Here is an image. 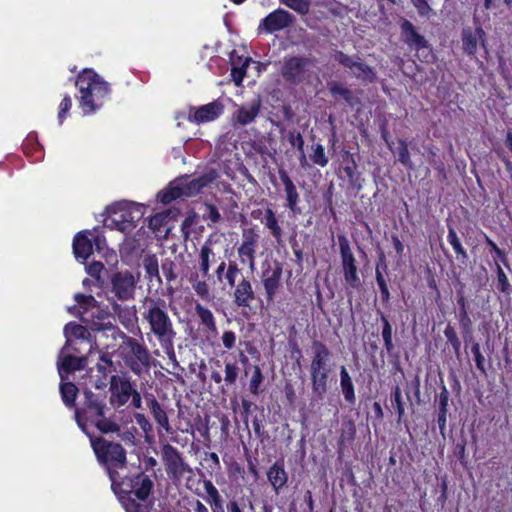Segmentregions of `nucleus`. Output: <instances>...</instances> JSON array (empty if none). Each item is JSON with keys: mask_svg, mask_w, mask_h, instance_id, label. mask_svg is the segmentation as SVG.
<instances>
[{"mask_svg": "<svg viewBox=\"0 0 512 512\" xmlns=\"http://www.w3.org/2000/svg\"><path fill=\"white\" fill-rule=\"evenodd\" d=\"M195 311H196L197 315L199 316V318L201 319V323L203 325H205L208 328V330H210V331L216 330L214 317H213L212 312L209 309H207L204 306H202L201 304L197 303L195 306Z\"/></svg>", "mask_w": 512, "mask_h": 512, "instance_id": "58836bf2", "label": "nucleus"}, {"mask_svg": "<svg viewBox=\"0 0 512 512\" xmlns=\"http://www.w3.org/2000/svg\"><path fill=\"white\" fill-rule=\"evenodd\" d=\"M267 477L276 492L285 486L288 480V475L284 469L283 463L278 461L275 462L268 470Z\"/></svg>", "mask_w": 512, "mask_h": 512, "instance_id": "cd10ccee", "label": "nucleus"}, {"mask_svg": "<svg viewBox=\"0 0 512 512\" xmlns=\"http://www.w3.org/2000/svg\"><path fill=\"white\" fill-rule=\"evenodd\" d=\"M123 336L126 338V344L130 347L131 352L136 357L135 360H138L143 366H150V354L145 346L140 344L136 339L127 337L125 334Z\"/></svg>", "mask_w": 512, "mask_h": 512, "instance_id": "473e14b6", "label": "nucleus"}, {"mask_svg": "<svg viewBox=\"0 0 512 512\" xmlns=\"http://www.w3.org/2000/svg\"><path fill=\"white\" fill-rule=\"evenodd\" d=\"M175 267L176 265L171 259L167 258L162 262V271L169 282L174 281L177 278V275L174 271Z\"/></svg>", "mask_w": 512, "mask_h": 512, "instance_id": "13d9d810", "label": "nucleus"}, {"mask_svg": "<svg viewBox=\"0 0 512 512\" xmlns=\"http://www.w3.org/2000/svg\"><path fill=\"white\" fill-rule=\"evenodd\" d=\"M91 446L98 461L106 466L123 467L126 464V451L120 443L107 441L102 437L91 439ZM111 470L108 467V471Z\"/></svg>", "mask_w": 512, "mask_h": 512, "instance_id": "39448f33", "label": "nucleus"}, {"mask_svg": "<svg viewBox=\"0 0 512 512\" xmlns=\"http://www.w3.org/2000/svg\"><path fill=\"white\" fill-rule=\"evenodd\" d=\"M338 243L340 247L344 279L351 288L359 289L362 286V283L357 273L356 260L351 251L349 241L346 236L338 235Z\"/></svg>", "mask_w": 512, "mask_h": 512, "instance_id": "6e6552de", "label": "nucleus"}, {"mask_svg": "<svg viewBox=\"0 0 512 512\" xmlns=\"http://www.w3.org/2000/svg\"><path fill=\"white\" fill-rule=\"evenodd\" d=\"M181 196H183V195H182V192L180 191V188H179L178 185L173 187L172 189H170L168 191L161 192L158 195L160 201L163 204H169L173 200H175V199H177L178 197H181Z\"/></svg>", "mask_w": 512, "mask_h": 512, "instance_id": "603ef678", "label": "nucleus"}, {"mask_svg": "<svg viewBox=\"0 0 512 512\" xmlns=\"http://www.w3.org/2000/svg\"><path fill=\"white\" fill-rule=\"evenodd\" d=\"M251 58H246L244 64L241 67H233L231 70V76L234 83L239 86L241 85L243 78L246 74V68L249 65Z\"/></svg>", "mask_w": 512, "mask_h": 512, "instance_id": "5fc2aeb1", "label": "nucleus"}, {"mask_svg": "<svg viewBox=\"0 0 512 512\" xmlns=\"http://www.w3.org/2000/svg\"><path fill=\"white\" fill-rule=\"evenodd\" d=\"M311 63L309 58L302 56L285 58L281 67V75L289 84H300L304 80L307 67H309Z\"/></svg>", "mask_w": 512, "mask_h": 512, "instance_id": "1a4fd4ad", "label": "nucleus"}, {"mask_svg": "<svg viewBox=\"0 0 512 512\" xmlns=\"http://www.w3.org/2000/svg\"><path fill=\"white\" fill-rule=\"evenodd\" d=\"M401 39L411 48L419 50L428 48L429 43L425 37L417 32L416 27L405 18L400 20Z\"/></svg>", "mask_w": 512, "mask_h": 512, "instance_id": "dca6fc26", "label": "nucleus"}, {"mask_svg": "<svg viewBox=\"0 0 512 512\" xmlns=\"http://www.w3.org/2000/svg\"><path fill=\"white\" fill-rule=\"evenodd\" d=\"M76 86L81 92V105L89 108V112L95 111L93 96L103 98L110 91L108 82L104 81L92 70L84 69L76 80Z\"/></svg>", "mask_w": 512, "mask_h": 512, "instance_id": "f03ea898", "label": "nucleus"}, {"mask_svg": "<svg viewBox=\"0 0 512 512\" xmlns=\"http://www.w3.org/2000/svg\"><path fill=\"white\" fill-rule=\"evenodd\" d=\"M86 233L87 232H79L74 237L73 251L76 258L87 259L93 251L92 240L88 238Z\"/></svg>", "mask_w": 512, "mask_h": 512, "instance_id": "a878e982", "label": "nucleus"}, {"mask_svg": "<svg viewBox=\"0 0 512 512\" xmlns=\"http://www.w3.org/2000/svg\"><path fill=\"white\" fill-rule=\"evenodd\" d=\"M117 474L118 473L115 470H109V477L112 481V489L115 494L118 495V498L125 507V510L127 512H143V506L131 497L129 491H123L120 489V483L115 481Z\"/></svg>", "mask_w": 512, "mask_h": 512, "instance_id": "aec40b11", "label": "nucleus"}, {"mask_svg": "<svg viewBox=\"0 0 512 512\" xmlns=\"http://www.w3.org/2000/svg\"><path fill=\"white\" fill-rule=\"evenodd\" d=\"M311 160L322 167L328 163V158L325 156L324 148L321 144H316L313 147V154L310 155Z\"/></svg>", "mask_w": 512, "mask_h": 512, "instance_id": "09e8293b", "label": "nucleus"}, {"mask_svg": "<svg viewBox=\"0 0 512 512\" xmlns=\"http://www.w3.org/2000/svg\"><path fill=\"white\" fill-rule=\"evenodd\" d=\"M328 87L334 98L341 97L350 107H354L361 102L360 99L354 95L352 90L338 82L328 83Z\"/></svg>", "mask_w": 512, "mask_h": 512, "instance_id": "c85d7f7f", "label": "nucleus"}, {"mask_svg": "<svg viewBox=\"0 0 512 512\" xmlns=\"http://www.w3.org/2000/svg\"><path fill=\"white\" fill-rule=\"evenodd\" d=\"M449 396H450L449 391L443 385L441 392L439 394L438 418H437L439 430L443 436H444L446 422H447Z\"/></svg>", "mask_w": 512, "mask_h": 512, "instance_id": "2f4dec72", "label": "nucleus"}, {"mask_svg": "<svg viewBox=\"0 0 512 512\" xmlns=\"http://www.w3.org/2000/svg\"><path fill=\"white\" fill-rule=\"evenodd\" d=\"M239 367L235 363H227L225 365V382L227 385H234L238 378Z\"/></svg>", "mask_w": 512, "mask_h": 512, "instance_id": "8fccbe9b", "label": "nucleus"}, {"mask_svg": "<svg viewBox=\"0 0 512 512\" xmlns=\"http://www.w3.org/2000/svg\"><path fill=\"white\" fill-rule=\"evenodd\" d=\"M497 267V289L505 294H510L512 291V287L508 281V278L503 271V269L500 267L499 264L496 263Z\"/></svg>", "mask_w": 512, "mask_h": 512, "instance_id": "a18cd8bd", "label": "nucleus"}, {"mask_svg": "<svg viewBox=\"0 0 512 512\" xmlns=\"http://www.w3.org/2000/svg\"><path fill=\"white\" fill-rule=\"evenodd\" d=\"M448 241L455 250V252L458 255V260H460L461 263L465 264L468 260V254L463 248L457 233L455 229L451 226H448Z\"/></svg>", "mask_w": 512, "mask_h": 512, "instance_id": "e433bc0d", "label": "nucleus"}, {"mask_svg": "<svg viewBox=\"0 0 512 512\" xmlns=\"http://www.w3.org/2000/svg\"><path fill=\"white\" fill-rule=\"evenodd\" d=\"M122 484L129 488L126 491L134 494L140 501H146L154 487L152 480L144 472H140L133 477H126Z\"/></svg>", "mask_w": 512, "mask_h": 512, "instance_id": "9b49d317", "label": "nucleus"}, {"mask_svg": "<svg viewBox=\"0 0 512 512\" xmlns=\"http://www.w3.org/2000/svg\"><path fill=\"white\" fill-rule=\"evenodd\" d=\"M223 104L219 101L201 106L194 111L193 116L189 115L190 119L197 123H203L216 119L223 111Z\"/></svg>", "mask_w": 512, "mask_h": 512, "instance_id": "4be33fe9", "label": "nucleus"}, {"mask_svg": "<svg viewBox=\"0 0 512 512\" xmlns=\"http://www.w3.org/2000/svg\"><path fill=\"white\" fill-rule=\"evenodd\" d=\"M78 392H79V389L77 388V386L74 383L66 382L65 380L61 381L60 393H61L62 400L67 407H75L76 408L75 400H76Z\"/></svg>", "mask_w": 512, "mask_h": 512, "instance_id": "72a5a7b5", "label": "nucleus"}, {"mask_svg": "<svg viewBox=\"0 0 512 512\" xmlns=\"http://www.w3.org/2000/svg\"><path fill=\"white\" fill-rule=\"evenodd\" d=\"M376 281L381 292L382 301L384 303H388L390 299V292L382 272L376 273Z\"/></svg>", "mask_w": 512, "mask_h": 512, "instance_id": "bf43d9fd", "label": "nucleus"}, {"mask_svg": "<svg viewBox=\"0 0 512 512\" xmlns=\"http://www.w3.org/2000/svg\"><path fill=\"white\" fill-rule=\"evenodd\" d=\"M104 269V265L102 262L94 261L90 265L86 267L87 273L95 278L97 281H100L101 277V271Z\"/></svg>", "mask_w": 512, "mask_h": 512, "instance_id": "e2e57ef3", "label": "nucleus"}, {"mask_svg": "<svg viewBox=\"0 0 512 512\" xmlns=\"http://www.w3.org/2000/svg\"><path fill=\"white\" fill-rule=\"evenodd\" d=\"M143 266L146 272V278L149 281L155 277L159 284L162 283V278L159 273V263L155 254L146 255L143 259Z\"/></svg>", "mask_w": 512, "mask_h": 512, "instance_id": "f704fd0d", "label": "nucleus"}, {"mask_svg": "<svg viewBox=\"0 0 512 512\" xmlns=\"http://www.w3.org/2000/svg\"><path fill=\"white\" fill-rule=\"evenodd\" d=\"M211 240L209 239L201 248L200 258H201V271L203 276L208 275L209 271V256L212 253V249L210 248Z\"/></svg>", "mask_w": 512, "mask_h": 512, "instance_id": "de8ad7c7", "label": "nucleus"}, {"mask_svg": "<svg viewBox=\"0 0 512 512\" xmlns=\"http://www.w3.org/2000/svg\"><path fill=\"white\" fill-rule=\"evenodd\" d=\"M173 339L174 338H169V340H163L160 342L162 343L163 347L166 349V354H167L169 360H171L173 362L174 366H179L178 362L176 360V355H175L174 348H173Z\"/></svg>", "mask_w": 512, "mask_h": 512, "instance_id": "69168bd1", "label": "nucleus"}, {"mask_svg": "<svg viewBox=\"0 0 512 512\" xmlns=\"http://www.w3.org/2000/svg\"><path fill=\"white\" fill-rule=\"evenodd\" d=\"M356 436L355 422L348 417L343 418L340 429V437L338 440V452L341 453L344 447L350 446Z\"/></svg>", "mask_w": 512, "mask_h": 512, "instance_id": "5701e85b", "label": "nucleus"}, {"mask_svg": "<svg viewBox=\"0 0 512 512\" xmlns=\"http://www.w3.org/2000/svg\"><path fill=\"white\" fill-rule=\"evenodd\" d=\"M282 4L294 10L300 15H306L311 6L310 0H279Z\"/></svg>", "mask_w": 512, "mask_h": 512, "instance_id": "79ce46f5", "label": "nucleus"}, {"mask_svg": "<svg viewBox=\"0 0 512 512\" xmlns=\"http://www.w3.org/2000/svg\"><path fill=\"white\" fill-rule=\"evenodd\" d=\"M288 141L289 143L296 147L301 153H302V159L305 160V154H304V139L302 135L298 132L295 134V131H290L288 134Z\"/></svg>", "mask_w": 512, "mask_h": 512, "instance_id": "680f3d73", "label": "nucleus"}, {"mask_svg": "<svg viewBox=\"0 0 512 512\" xmlns=\"http://www.w3.org/2000/svg\"><path fill=\"white\" fill-rule=\"evenodd\" d=\"M161 454L166 473L173 483L180 482L185 472H192L181 453L171 444H163Z\"/></svg>", "mask_w": 512, "mask_h": 512, "instance_id": "0eeeda50", "label": "nucleus"}, {"mask_svg": "<svg viewBox=\"0 0 512 512\" xmlns=\"http://www.w3.org/2000/svg\"><path fill=\"white\" fill-rule=\"evenodd\" d=\"M444 335L447 339V342L451 344L456 358L458 360H460L461 359V352H460L461 341H460L454 327H452L450 324H448L444 330Z\"/></svg>", "mask_w": 512, "mask_h": 512, "instance_id": "ea45409f", "label": "nucleus"}, {"mask_svg": "<svg viewBox=\"0 0 512 512\" xmlns=\"http://www.w3.org/2000/svg\"><path fill=\"white\" fill-rule=\"evenodd\" d=\"M110 291L120 301L134 299L140 273L135 276L131 271L110 270L108 272Z\"/></svg>", "mask_w": 512, "mask_h": 512, "instance_id": "20e7f679", "label": "nucleus"}, {"mask_svg": "<svg viewBox=\"0 0 512 512\" xmlns=\"http://www.w3.org/2000/svg\"><path fill=\"white\" fill-rule=\"evenodd\" d=\"M151 303L144 318L148 321L152 333L159 341L175 338L176 332L173 329L172 321L166 312V302L163 299H149Z\"/></svg>", "mask_w": 512, "mask_h": 512, "instance_id": "7ed1b4c3", "label": "nucleus"}, {"mask_svg": "<svg viewBox=\"0 0 512 512\" xmlns=\"http://www.w3.org/2000/svg\"><path fill=\"white\" fill-rule=\"evenodd\" d=\"M399 146L397 148L398 153V160L406 167L411 168L412 162L410 159V153L408 150V146L405 140L399 139L398 140Z\"/></svg>", "mask_w": 512, "mask_h": 512, "instance_id": "49530a36", "label": "nucleus"}, {"mask_svg": "<svg viewBox=\"0 0 512 512\" xmlns=\"http://www.w3.org/2000/svg\"><path fill=\"white\" fill-rule=\"evenodd\" d=\"M83 396V406L76 407L75 411H80L81 414L91 418V422L96 418L103 417L106 407L103 398L87 388L83 390Z\"/></svg>", "mask_w": 512, "mask_h": 512, "instance_id": "4468645a", "label": "nucleus"}, {"mask_svg": "<svg viewBox=\"0 0 512 512\" xmlns=\"http://www.w3.org/2000/svg\"><path fill=\"white\" fill-rule=\"evenodd\" d=\"M472 353L474 355V358H475V363H476V367L477 369L483 374V375H486L487 372H486V369H485V366H484V356L482 355L481 351H480V345L479 343H474L472 345Z\"/></svg>", "mask_w": 512, "mask_h": 512, "instance_id": "4d7b16f0", "label": "nucleus"}, {"mask_svg": "<svg viewBox=\"0 0 512 512\" xmlns=\"http://www.w3.org/2000/svg\"><path fill=\"white\" fill-rule=\"evenodd\" d=\"M64 335L66 337V343L61 349V354H64L65 351L71 346V336L82 340H89L91 338V333L85 326L74 322H70L65 325Z\"/></svg>", "mask_w": 512, "mask_h": 512, "instance_id": "b1692460", "label": "nucleus"}, {"mask_svg": "<svg viewBox=\"0 0 512 512\" xmlns=\"http://www.w3.org/2000/svg\"><path fill=\"white\" fill-rule=\"evenodd\" d=\"M263 379H264V377H263L260 367L255 366L254 373L250 380V386H249L251 393H253L254 395L259 394V386L262 383Z\"/></svg>", "mask_w": 512, "mask_h": 512, "instance_id": "864d4df0", "label": "nucleus"}, {"mask_svg": "<svg viewBox=\"0 0 512 512\" xmlns=\"http://www.w3.org/2000/svg\"><path fill=\"white\" fill-rule=\"evenodd\" d=\"M92 423L95 424V426L98 428L100 432L105 434L109 432H118L120 430L119 425L111 421L110 419L106 418L105 415L103 417L94 419Z\"/></svg>", "mask_w": 512, "mask_h": 512, "instance_id": "37998d69", "label": "nucleus"}, {"mask_svg": "<svg viewBox=\"0 0 512 512\" xmlns=\"http://www.w3.org/2000/svg\"><path fill=\"white\" fill-rule=\"evenodd\" d=\"M342 162L345 164L343 170L348 178L349 188L359 192L363 188L364 179L361 173L358 171V165L354 158V155L348 151L342 156Z\"/></svg>", "mask_w": 512, "mask_h": 512, "instance_id": "a211bd4d", "label": "nucleus"}, {"mask_svg": "<svg viewBox=\"0 0 512 512\" xmlns=\"http://www.w3.org/2000/svg\"><path fill=\"white\" fill-rule=\"evenodd\" d=\"M74 298L79 306L84 309V311H87L89 308L95 307L97 305V301L92 295H84L78 293Z\"/></svg>", "mask_w": 512, "mask_h": 512, "instance_id": "6e6d98bb", "label": "nucleus"}, {"mask_svg": "<svg viewBox=\"0 0 512 512\" xmlns=\"http://www.w3.org/2000/svg\"><path fill=\"white\" fill-rule=\"evenodd\" d=\"M295 16L284 9H277L268 14L260 23L258 30H264L268 33L282 30L295 23Z\"/></svg>", "mask_w": 512, "mask_h": 512, "instance_id": "9d476101", "label": "nucleus"}, {"mask_svg": "<svg viewBox=\"0 0 512 512\" xmlns=\"http://www.w3.org/2000/svg\"><path fill=\"white\" fill-rule=\"evenodd\" d=\"M180 211L176 208L168 209L161 213H157L149 218L148 227L153 231H159L161 227L167 224L169 220H175L179 216Z\"/></svg>", "mask_w": 512, "mask_h": 512, "instance_id": "7c9ffc66", "label": "nucleus"}, {"mask_svg": "<svg viewBox=\"0 0 512 512\" xmlns=\"http://www.w3.org/2000/svg\"><path fill=\"white\" fill-rule=\"evenodd\" d=\"M265 219V224L271 230L272 235L277 239V241H280L282 236V229L278 225L277 218L272 209L268 208L266 210Z\"/></svg>", "mask_w": 512, "mask_h": 512, "instance_id": "a19ab883", "label": "nucleus"}, {"mask_svg": "<svg viewBox=\"0 0 512 512\" xmlns=\"http://www.w3.org/2000/svg\"><path fill=\"white\" fill-rule=\"evenodd\" d=\"M340 387L345 401L353 405L356 401L354 385L345 366H341L340 368Z\"/></svg>", "mask_w": 512, "mask_h": 512, "instance_id": "c756f323", "label": "nucleus"}, {"mask_svg": "<svg viewBox=\"0 0 512 512\" xmlns=\"http://www.w3.org/2000/svg\"><path fill=\"white\" fill-rule=\"evenodd\" d=\"M411 2L417 9L419 15L430 16L435 14L431 6L428 4V0H411Z\"/></svg>", "mask_w": 512, "mask_h": 512, "instance_id": "052dcab7", "label": "nucleus"}, {"mask_svg": "<svg viewBox=\"0 0 512 512\" xmlns=\"http://www.w3.org/2000/svg\"><path fill=\"white\" fill-rule=\"evenodd\" d=\"M217 177V172L211 169L209 172L191 180L187 178L180 179L178 186L183 196L191 197L200 193L204 187L216 180Z\"/></svg>", "mask_w": 512, "mask_h": 512, "instance_id": "ddd939ff", "label": "nucleus"}, {"mask_svg": "<svg viewBox=\"0 0 512 512\" xmlns=\"http://www.w3.org/2000/svg\"><path fill=\"white\" fill-rule=\"evenodd\" d=\"M112 310L121 319L122 323H125L126 320L130 321L132 313H135V307H122L120 304L116 302L112 304Z\"/></svg>", "mask_w": 512, "mask_h": 512, "instance_id": "3c124183", "label": "nucleus"}, {"mask_svg": "<svg viewBox=\"0 0 512 512\" xmlns=\"http://www.w3.org/2000/svg\"><path fill=\"white\" fill-rule=\"evenodd\" d=\"M261 99L256 98L246 105L240 106L233 114V120L241 126L252 123L260 112Z\"/></svg>", "mask_w": 512, "mask_h": 512, "instance_id": "6ab92c4d", "label": "nucleus"}, {"mask_svg": "<svg viewBox=\"0 0 512 512\" xmlns=\"http://www.w3.org/2000/svg\"><path fill=\"white\" fill-rule=\"evenodd\" d=\"M333 58L340 65L348 68L351 74L359 81L363 83H374L377 80L376 70L361 61L359 56L354 58L345 54L343 51L336 50L333 54Z\"/></svg>", "mask_w": 512, "mask_h": 512, "instance_id": "423d86ee", "label": "nucleus"}, {"mask_svg": "<svg viewBox=\"0 0 512 512\" xmlns=\"http://www.w3.org/2000/svg\"><path fill=\"white\" fill-rule=\"evenodd\" d=\"M196 218H197V214L192 211L182 222L181 230L185 236V239H187L189 237L188 228L191 227L195 223Z\"/></svg>", "mask_w": 512, "mask_h": 512, "instance_id": "774afa93", "label": "nucleus"}, {"mask_svg": "<svg viewBox=\"0 0 512 512\" xmlns=\"http://www.w3.org/2000/svg\"><path fill=\"white\" fill-rule=\"evenodd\" d=\"M282 276V264L279 262H275V267L271 270L269 264H267V268L263 271V285L265 289V293L267 296V300L269 302L273 301L274 296L280 287V280Z\"/></svg>", "mask_w": 512, "mask_h": 512, "instance_id": "f3484780", "label": "nucleus"}, {"mask_svg": "<svg viewBox=\"0 0 512 512\" xmlns=\"http://www.w3.org/2000/svg\"><path fill=\"white\" fill-rule=\"evenodd\" d=\"M391 401L395 405L396 410H397V414H398L397 422L401 423L403 421V418H404V415H405V408H404V403H403V400H402L401 389H400L399 386H396L393 389V392H392V395H391Z\"/></svg>", "mask_w": 512, "mask_h": 512, "instance_id": "c03bdc74", "label": "nucleus"}, {"mask_svg": "<svg viewBox=\"0 0 512 512\" xmlns=\"http://www.w3.org/2000/svg\"><path fill=\"white\" fill-rule=\"evenodd\" d=\"M205 208L207 214L204 215V218L210 219L213 223H217L221 220V215L216 206L206 203Z\"/></svg>", "mask_w": 512, "mask_h": 512, "instance_id": "338daca9", "label": "nucleus"}, {"mask_svg": "<svg viewBox=\"0 0 512 512\" xmlns=\"http://www.w3.org/2000/svg\"><path fill=\"white\" fill-rule=\"evenodd\" d=\"M279 177L281 182L284 185V190L286 193V201H287V207L294 213V214H300L301 209L298 207L297 203L299 200V194L297 192L296 186L289 177L288 173L280 169L279 170Z\"/></svg>", "mask_w": 512, "mask_h": 512, "instance_id": "412c9836", "label": "nucleus"}, {"mask_svg": "<svg viewBox=\"0 0 512 512\" xmlns=\"http://www.w3.org/2000/svg\"><path fill=\"white\" fill-rule=\"evenodd\" d=\"M234 298V302L236 303L237 306H249V302L255 298V294L249 280L243 279L237 285L236 290L234 292Z\"/></svg>", "mask_w": 512, "mask_h": 512, "instance_id": "bb28decb", "label": "nucleus"}, {"mask_svg": "<svg viewBox=\"0 0 512 512\" xmlns=\"http://www.w3.org/2000/svg\"><path fill=\"white\" fill-rule=\"evenodd\" d=\"M87 362L88 358L86 356L77 357L71 353L65 352L61 354L60 352L58 355L57 369L61 381L66 380L69 374L85 369Z\"/></svg>", "mask_w": 512, "mask_h": 512, "instance_id": "2eb2a0df", "label": "nucleus"}, {"mask_svg": "<svg viewBox=\"0 0 512 512\" xmlns=\"http://www.w3.org/2000/svg\"><path fill=\"white\" fill-rule=\"evenodd\" d=\"M461 40L462 49L468 56H475L478 42L487 52L486 33L480 25L475 28V31H472L471 27H464L461 32Z\"/></svg>", "mask_w": 512, "mask_h": 512, "instance_id": "f8f14e48", "label": "nucleus"}, {"mask_svg": "<svg viewBox=\"0 0 512 512\" xmlns=\"http://www.w3.org/2000/svg\"><path fill=\"white\" fill-rule=\"evenodd\" d=\"M313 358L310 364L311 399L310 405L320 404L328 392V379L330 368L328 361L331 352L321 341L312 342Z\"/></svg>", "mask_w": 512, "mask_h": 512, "instance_id": "f257e3e1", "label": "nucleus"}, {"mask_svg": "<svg viewBox=\"0 0 512 512\" xmlns=\"http://www.w3.org/2000/svg\"><path fill=\"white\" fill-rule=\"evenodd\" d=\"M136 423L140 426V428L145 432V434L152 431V424L146 418V416L142 413H135L134 415Z\"/></svg>", "mask_w": 512, "mask_h": 512, "instance_id": "0e129e2a", "label": "nucleus"}, {"mask_svg": "<svg viewBox=\"0 0 512 512\" xmlns=\"http://www.w3.org/2000/svg\"><path fill=\"white\" fill-rule=\"evenodd\" d=\"M204 488L211 498L212 505L214 506L213 512H223L221 496L213 483L210 480L204 481Z\"/></svg>", "mask_w": 512, "mask_h": 512, "instance_id": "4c0bfd02", "label": "nucleus"}, {"mask_svg": "<svg viewBox=\"0 0 512 512\" xmlns=\"http://www.w3.org/2000/svg\"><path fill=\"white\" fill-rule=\"evenodd\" d=\"M155 421L162 426L167 432L170 431V424L166 412L162 409L156 398L152 397L148 403Z\"/></svg>", "mask_w": 512, "mask_h": 512, "instance_id": "c9c22d12", "label": "nucleus"}, {"mask_svg": "<svg viewBox=\"0 0 512 512\" xmlns=\"http://www.w3.org/2000/svg\"><path fill=\"white\" fill-rule=\"evenodd\" d=\"M135 390L136 389L133 387L130 379L128 377H122V380H120L119 383V388L115 395H111L110 401L118 407L123 406L128 402Z\"/></svg>", "mask_w": 512, "mask_h": 512, "instance_id": "393cba45", "label": "nucleus"}]
</instances>
